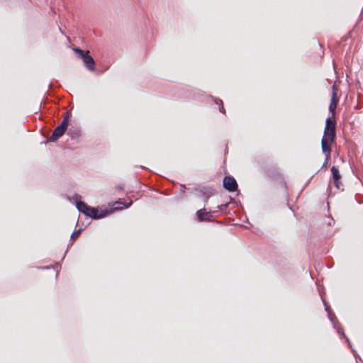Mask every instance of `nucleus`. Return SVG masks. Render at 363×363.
<instances>
[{
    "label": "nucleus",
    "instance_id": "1",
    "mask_svg": "<svg viewBox=\"0 0 363 363\" xmlns=\"http://www.w3.org/2000/svg\"><path fill=\"white\" fill-rule=\"evenodd\" d=\"M132 204V201H130V203L128 205H125L124 207H114L113 208H111V210L104 209V210H100L99 211L97 208L88 206V210H86V213H84L85 216H89L92 219H99L104 218L109 213L123 209L124 208H128Z\"/></svg>",
    "mask_w": 363,
    "mask_h": 363
},
{
    "label": "nucleus",
    "instance_id": "2",
    "mask_svg": "<svg viewBox=\"0 0 363 363\" xmlns=\"http://www.w3.org/2000/svg\"><path fill=\"white\" fill-rule=\"evenodd\" d=\"M74 53L81 57L83 60L84 67L91 72L95 70V61L94 58L89 55V52H84L79 48L73 49Z\"/></svg>",
    "mask_w": 363,
    "mask_h": 363
},
{
    "label": "nucleus",
    "instance_id": "3",
    "mask_svg": "<svg viewBox=\"0 0 363 363\" xmlns=\"http://www.w3.org/2000/svg\"><path fill=\"white\" fill-rule=\"evenodd\" d=\"M336 123L335 120L328 117L325 121V128L324 130L323 138H327L330 140H335L336 135Z\"/></svg>",
    "mask_w": 363,
    "mask_h": 363
},
{
    "label": "nucleus",
    "instance_id": "4",
    "mask_svg": "<svg viewBox=\"0 0 363 363\" xmlns=\"http://www.w3.org/2000/svg\"><path fill=\"white\" fill-rule=\"evenodd\" d=\"M67 125H66V122L62 121L61 123L57 125L53 130L51 136L48 139V142H55L60 138H61L66 130H67Z\"/></svg>",
    "mask_w": 363,
    "mask_h": 363
},
{
    "label": "nucleus",
    "instance_id": "5",
    "mask_svg": "<svg viewBox=\"0 0 363 363\" xmlns=\"http://www.w3.org/2000/svg\"><path fill=\"white\" fill-rule=\"evenodd\" d=\"M339 101V98L337 97V89L334 84L332 86V96L329 106V111L332 115V117H335V110L337 108V106Z\"/></svg>",
    "mask_w": 363,
    "mask_h": 363
},
{
    "label": "nucleus",
    "instance_id": "6",
    "mask_svg": "<svg viewBox=\"0 0 363 363\" xmlns=\"http://www.w3.org/2000/svg\"><path fill=\"white\" fill-rule=\"evenodd\" d=\"M223 187L230 192H234L238 189V184L232 176H225L223 181Z\"/></svg>",
    "mask_w": 363,
    "mask_h": 363
},
{
    "label": "nucleus",
    "instance_id": "7",
    "mask_svg": "<svg viewBox=\"0 0 363 363\" xmlns=\"http://www.w3.org/2000/svg\"><path fill=\"white\" fill-rule=\"evenodd\" d=\"M331 172L333 175V181L334 185L336 186V188L339 190H343V184L341 182L342 176L338 170V169L333 166L331 168Z\"/></svg>",
    "mask_w": 363,
    "mask_h": 363
},
{
    "label": "nucleus",
    "instance_id": "8",
    "mask_svg": "<svg viewBox=\"0 0 363 363\" xmlns=\"http://www.w3.org/2000/svg\"><path fill=\"white\" fill-rule=\"evenodd\" d=\"M334 142V140H330L327 138H322L321 140V147H322V152L327 157V160H329L330 158V154H331V143Z\"/></svg>",
    "mask_w": 363,
    "mask_h": 363
},
{
    "label": "nucleus",
    "instance_id": "9",
    "mask_svg": "<svg viewBox=\"0 0 363 363\" xmlns=\"http://www.w3.org/2000/svg\"><path fill=\"white\" fill-rule=\"evenodd\" d=\"M195 191L198 192L197 196L199 198L203 199L205 203L208 202V200L213 194V189H210V188H208V189L205 188L203 189H196Z\"/></svg>",
    "mask_w": 363,
    "mask_h": 363
},
{
    "label": "nucleus",
    "instance_id": "10",
    "mask_svg": "<svg viewBox=\"0 0 363 363\" xmlns=\"http://www.w3.org/2000/svg\"><path fill=\"white\" fill-rule=\"evenodd\" d=\"M211 212L207 211L205 208L197 211L196 215L197 218L199 221H211V217L213 216Z\"/></svg>",
    "mask_w": 363,
    "mask_h": 363
},
{
    "label": "nucleus",
    "instance_id": "11",
    "mask_svg": "<svg viewBox=\"0 0 363 363\" xmlns=\"http://www.w3.org/2000/svg\"><path fill=\"white\" fill-rule=\"evenodd\" d=\"M325 311H328V317H329L330 320L333 323L334 327L335 328H337V333L339 334H340L342 333H343V329L340 328H337L336 326L335 320H337V319H336L335 315L329 311V306L325 303Z\"/></svg>",
    "mask_w": 363,
    "mask_h": 363
},
{
    "label": "nucleus",
    "instance_id": "12",
    "mask_svg": "<svg viewBox=\"0 0 363 363\" xmlns=\"http://www.w3.org/2000/svg\"><path fill=\"white\" fill-rule=\"evenodd\" d=\"M68 135L72 139H78L81 135V131L77 128H70L68 130Z\"/></svg>",
    "mask_w": 363,
    "mask_h": 363
},
{
    "label": "nucleus",
    "instance_id": "13",
    "mask_svg": "<svg viewBox=\"0 0 363 363\" xmlns=\"http://www.w3.org/2000/svg\"><path fill=\"white\" fill-rule=\"evenodd\" d=\"M77 208L78 211L82 213H86V210H88V205L84 202L79 201L76 203Z\"/></svg>",
    "mask_w": 363,
    "mask_h": 363
},
{
    "label": "nucleus",
    "instance_id": "14",
    "mask_svg": "<svg viewBox=\"0 0 363 363\" xmlns=\"http://www.w3.org/2000/svg\"><path fill=\"white\" fill-rule=\"evenodd\" d=\"M77 208L78 211L82 213H86V210H88V205L84 202L79 201L76 203Z\"/></svg>",
    "mask_w": 363,
    "mask_h": 363
},
{
    "label": "nucleus",
    "instance_id": "15",
    "mask_svg": "<svg viewBox=\"0 0 363 363\" xmlns=\"http://www.w3.org/2000/svg\"><path fill=\"white\" fill-rule=\"evenodd\" d=\"M70 116H71V113L68 111H66L63 113V120L62 121H65L66 122V125L68 126V124H69V118H70Z\"/></svg>",
    "mask_w": 363,
    "mask_h": 363
},
{
    "label": "nucleus",
    "instance_id": "16",
    "mask_svg": "<svg viewBox=\"0 0 363 363\" xmlns=\"http://www.w3.org/2000/svg\"><path fill=\"white\" fill-rule=\"evenodd\" d=\"M81 231H82V229L79 228V230H75L72 233V234L71 235V240H74L76 238H77L79 237V235H80L81 233Z\"/></svg>",
    "mask_w": 363,
    "mask_h": 363
},
{
    "label": "nucleus",
    "instance_id": "17",
    "mask_svg": "<svg viewBox=\"0 0 363 363\" xmlns=\"http://www.w3.org/2000/svg\"><path fill=\"white\" fill-rule=\"evenodd\" d=\"M277 173L275 172V171H270V170H268L267 172V174L268 177H271V178H274L275 177V175L277 174Z\"/></svg>",
    "mask_w": 363,
    "mask_h": 363
},
{
    "label": "nucleus",
    "instance_id": "18",
    "mask_svg": "<svg viewBox=\"0 0 363 363\" xmlns=\"http://www.w3.org/2000/svg\"><path fill=\"white\" fill-rule=\"evenodd\" d=\"M228 207V204H221L220 206H218V208L220 211H224Z\"/></svg>",
    "mask_w": 363,
    "mask_h": 363
},
{
    "label": "nucleus",
    "instance_id": "19",
    "mask_svg": "<svg viewBox=\"0 0 363 363\" xmlns=\"http://www.w3.org/2000/svg\"><path fill=\"white\" fill-rule=\"evenodd\" d=\"M214 100H215V103H216V104H218L219 106H220V105H223V101H222L221 99H215Z\"/></svg>",
    "mask_w": 363,
    "mask_h": 363
},
{
    "label": "nucleus",
    "instance_id": "20",
    "mask_svg": "<svg viewBox=\"0 0 363 363\" xmlns=\"http://www.w3.org/2000/svg\"><path fill=\"white\" fill-rule=\"evenodd\" d=\"M219 111H220V113H223V114H225V108H224V107H223V105H220V106H219Z\"/></svg>",
    "mask_w": 363,
    "mask_h": 363
},
{
    "label": "nucleus",
    "instance_id": "21",
    "mask_svg": "<svg viewBox=\"0 0 363 363\" xmlns=\"http://www.w3.org/2000/svg\"><path fill=\"white\" fill-rule=\"evenodd\" d=\"M328 219H329V220H328V225L330 226V225H333V223H335V220H333V218H329Z\"/></svg>",
    "mask_w": 363,
    "mask_h": 363
},
{
    "label": "nucleus",
    "instance_id": "22",
    "mask_svg": "<svg viewBox=\"0 0 363 363\" xmlns=\"http://www.w3.org/2000/svg\"><path fill=\"white\" fill-rule=\"evenodd\" d=\"M328 160H327V157H325V160L323 164V167H325L328 164Z\"/></svg>",
    "mask_w": 363,
    "mask_h": 363
},
{
    "label": "nucleus",
    "instance_id": "23",
    "mask_svg": "<svg viewBox=\"0 0 363 363\" xmlns=\"http://www.w3.org/2000/svg\"><path fill=\"white\" fill-rule=\"evenodd\" d=\"M116 204H118V205H120V204H122V203H121V202H120V201H116Z\"/></svg>",
    "mask_w": 363,
    "mask_h": 363
},
{
    "label": "nucleus",
    "instance_id": "24",
    "mask_svg": "<svg viewBox=\"0 0 363 363\" xmlns=\"http://www.w3.org/2000/svg\"><path fill=\"white\" fill-rule=\"evenodd\" d=\"M181 188L182 189H185V186L184 185H181Z\"/></svg>",
    "mask_w": 363,
    "mask_h": 363
},
{
    "label": "nucleus",
    "instance_id": "25",
    "mask_svg": "<svg viewBox=\"0 0 363 363\" xmlns=\"http://www.w3.org/2000/svg\"><path fill=\"white\" fill-rule=\"evenodd\" d=\"M345 338H346V340L350 343L349 339L347 337H345Z\"/></svg>",
    "mask_w": 363,
    "mask_h": 363
}]
</instances>
